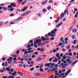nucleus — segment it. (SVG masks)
Masks as SVG:
<instances>
[{"mask_svg": "<svg viewBox=\"0 0 78 78\" xmlns=\"http://www.w3.org/2000/svg\"><path fill=\"white\" fill-rule=\"evenodd\" d=\"M34 44H35L34 46L35 48H37V45H36V44H38V46L39 47L41 45V40L40 39H39V40L37 39V40L35 39V40L34 41Z\"/></svg>", "mask_w": 78, "mask_h": 78, "instance_id": "f03ea898", "label": "nucleus"}, {"mask_svg": "<svg viewBox=\"0 0 78 78\" xmlns=\"http://www.w3.org/2000/svg\"><path fill=\"white\" fill-rule=\"evenodd\" d=\"M27 56L26 55H24L23 57V58L24 59L25 61H27Z\"/></svg>", "mask_w": 78, "mask_h": 78, "instance_id": "ddd939ff", "label": "nucleus"}, {"mask_svg": "<svg viewBox=\"0 0 78 78\" xmlns=\"http://www.w3.org/2000/svg\"><path fill=\"white\" fill-rule=\"evenodd\" d=\"M50 64H51V63H46L45 64L44 66L45 67H46V66L48 67V66H50Z\"/></svg>", "mask_w": 78, "mask_h": 78, "instance_id": "4468645a", "label": "nucleus"}, {"mask_svg": "<svg viewBox=\"0 0 78 78\" xmlns=\"http://www.w3.org/2000/svg\"><path fill=\"white\" fill-rule=\"evenodd\" d=\"M51 41H53L54 39H55V38L54 37H51Z\"/></svg>", "mask_w": 78, "mask_h": 78, "instance_id": "a19ab883", "label": "nucleus"}, {"mask_svg": "<svg viewBox=\"0 0 78 78\" xmlns=\"http://www.w3.org/2000/svg\"><path fill=\"white\" fill-rule=\"evenodd\" d=\"M31 11H27L25 13H24L23 14L22 16H26V15H27V14H28L30 13L31 12Z\"/></svg>", "mask_w": 78, "mask_h": 78, "instance_id": "423d86ee", "label": "nucleus"}, {"mask_svg": "<svg viewBox=\"0 0 78 78\" xmlns=\"http://www.w3.org/2000/svg\"><path fill=\"white\" fill-rule=\"evenodd\" d=\"M4 4H0V5L2 6H4Z\"/></svg>", "mask_w": 78, "mask_h": 78, "instance_id": "e2e57ef3", "label": "nucleus"}, {"mask_svg": "<svg viewBox=\"0 0 78 78\" xmlns=\"http://www.w3.org/2000/svg\"><path fill=\"white\" fill-rule=\"evenodd\" d=\"M6 69L7 71H8V72H12L13 70V69L12 68L11 69V68L9 67L6 68Z\"/></svg>", "mask_w": 78, "mask_h": 78, "instance_id": "39448f33", "label": "nucleus"}, {"mask_svg": "<svg viewBox=\"0 0 78 78\" xmlns=\"http://www.w3.org/2000/svg\"><path fill=\"white\" fill-rule=\"evenodd\" d=\"M10 11H13V10H14V9H12V8H10Z\"/></svg>", "mask_w": 78, "mask_h": 78, "instance_id": "3c124183", "label": "nucleus"}, {"mask_svg": "<svg viewBox=\"0 0 78 78\" xmlns=\"http://www.w3.org/2000/svg\"><path fill=\"white\" fill-rule=\"evenodd\" d=\"M13 60L14 61H17V59H16L15 57H14V58H13Z\"/></svg>", "mask_w": 78, "mask_h": 78, "instance_id": "c03bdc74", "label": "nucleus"}, {"mask_svg": "<svg viewBox=\"0 0 78 78\" xmlns=\"http://www.w3.org/2000/svg\"><path fill=\"white\" fill-rule=\"evenodd\" d=\"M73 54L74 56H75L76 55V53L75 52H73Z\"/></svg>", "mask_w": 78, "mask_h": 78, "instance_id": "603ef678", "label": "nucleus"}, {"mask_svg": "<svg viewBox=\"0 0 78 78\" xmlns=\"http://www.w3.org/2000/svg\"><path fill=\"white\" fill-rule=\"evenodd\" d=\"M62 51H66V50L64 49H62Z\"/></svg>", "mask_w": 78, "mask_h": 78, "instance_id": "4d7b16f0", "label": "nucleus"}, {"mask_svg": "<svg viewBox=\"0 0 78 78\" xmlns=\"http://www.w3.org/2000/svg\"><path fill=\"white\" fill-rule=\"evenodd\" d=\"M74 10L75 11H78V9L76 8L74 9Z\"/></svg>", "mask_w": 78, "mask_h": 78, "instance_id": "680f3d73", "label": "nucleus"}, {"mask_svg": "<svg viewBox=\"0 0 78 78\" xmlns=\"http://www.w3.org/2000/svg\"><path fill=\"white\" fill-rule=\"evenodd\" d=\"M78 62V60H76V61L74 62L73 63V64H72V66H73V65H74V64H76V62Z\"/></svg>", "mask_w": 78, "mask_h": 78, "instance_id": "5701e85b", "label": "nucleus"}, {"mask_svg": "<svg viewBox=\"0 0 78 78\" xmlns=\"http://www.w3.org/2000/svg\"><path fill=\"white\" fill-rule=\"evenodd\" d=\"M34 45L33 44V43H32L31 44V45H28L27 46V48H29V47H31L32 46V47H33Z\"/></svg>", "mask_w": 78, "mask_h": 78, "instance_id": "f8f14e48", "label": "nucleus"}, {"mask_svg": "<svg viewBox=\"0 0 78 78\" xmlns=\"http://www.w3.org/2000/svg\"><path fill=\"white\" fill-rule=\"evenodd\" d=\"M3 78H7V76H3L2 77Z\"/></svg>", "mask_w": 78, "mask_h": 78, "instance_id": "774afa93", "label": "nucleus"}, {"mask_svg": "<svg viewBox=\"0 0 78 78\" xmlns=\"http://www.w3.org/2000/svg\"><path fill=\"white\" fill-rule=\"evenodd\" d=\"M35 75L37 76H39V75H40V74H39V73H36L35 74Z\"/></svg>", "mask_w": 78, "mask_h": 78, "instance_id": "e433bc0d", "label": "nucleus"}, {"mask_svg": "<svg viewBox=\"0 0 78 78\" xmlns=\"http://www.w3.org/2000/svg\"><path fill=\"white\" fill-rule=\"evenodd\" d=\"M11 56L12 57H13V58H16V55L14 54H12L11 55Z\"/></svg>", "mask_w": 78, "mask_h": 78, "instance_id": "c85d7f7f", "label": "nucleus"}, {"mask_svg": "<svg viewBox=\"0 0 78 78\" xmlns=\"http://www.w3.org/2000/svg\"><path fill=\"white\" fill-rule=\"evenodd\" d=\"M52 59H53V58H49V61H50V62H51V60H52Z\"/></svg>", "mask_w": 78, "mask_h": 78, "instance_id": "79ce46f5", "label": "nucleus"}, {"mask_svg": "<svg viewBox=\"0 0 78 78\" xmlns=\"http://www.w3.org/2000/svg\"><path fill=\"white\" fill-rule=\"evenodd\" d=\"M46 11H47V10L45 9H43V12H45Z\"/></svg>", "mask_w": 78, "mask_h": 78, "instance_id": "4c0bfd02", "label": "nucleus"}, {"mask_svg": "<svg viewBox=\"0 0 78 78\" xmlns=\"http://www.w3.org/2000/svg\"><path fill=\"white\" fill-rule=\"evenodd\" d=\"M19 66L20 67H21L22 66V64L19 65Z\"/></svg>", "mask_w": 78, "mask_h": 78, "instance_id": "69168bd1", "label": "nucleus"}, {"mask_svg": "<svg viewBox=\"0 0 78 78\" xmlns=\"http://www.w3.org/2000/svg\"><path fill=\"white\" fill-rule=\"evenodd\" d=\"M16 53L17 54H19V50H18V51H16Z\"/></svg>", "mask_w": 78, "mask_h": 78, "instance_id": "5fc2aeb1", "label": "nucleus"}, {"mask_svg": "<svg viewBox=\"0 0 78 78\" xmlns=\"http://www.w3.org/2000/svg\"><path fill=\"white\" fill-rule=\"evenodd\" d=\"M9 22V21H6L4 23V24H7V23H8Z\"/></svg>", "mask_w": 78, "mask_h": 78, "instance_id": "ea45409f", "label": "nucleus"}, {"mask_svg": "<svg viewBox=\"0 0 78 78\" xmlns=\"http://www.w3.org/2000/svg\"><path fill=\"white\" fill-rule=\"evenodd\" d=\"M62 45V43H61L59 44V46H61Z\"/></svg>", "mask_w": 78, "mask_h": 78, "instance_id": "864d4df0", "label": "nucleus"}, {"mask_svg": "<svg viewBox=\"0 0 78 78\" xmlns=\"http://www.w3.org/2000/svg\"><path fill=\"white\" fill-rule=\"evenodd\" d=\"M61 66H64V63H62L61 64V65H60L59 66L60 67H61Z\"/></svg>", "mask_w": 78, "mask_h": 78, "instance_id": "de8ad7c7", "label": "nucleus"}, {"mask_svg": "<svg viewBox=\"0 0 78 78\" xmlns=\"http://www.w3.org/2000/svg\"><path fill=\"white\" fill-rule=\"evenodd\" d=\"M11 6H13V7H16V5L15 3H12L11 4Z\"/></svg>", "mask_w": 78, "mask_h": 78, "instance_id": "dca6fc26", "label": "nucleus"}, {"mask_svg": "<svg viewBox=\"0 0 78 78\" xmlns=\"http://www.w3.org/2000/svg\"><path fill=\"white\" fill-rule=\"evenodd\" d=\"M28 53V51H25L24 53V55H26V54H27V53Z\"/></svg>", "mask_w": 78, "mask_h": 78, "instance_id": "37998d69", "label": "nucleus"}, {"mask_svg": "<svg viewBox=\"0 0 78 78\" xmlns=\"http://www.w3.org/2000/svg\"><path fill=\"white\" fill-rule=\"evenodd\" d=\"M68 54L69 56H72V53H69Z\"/></svg>", "mask_w": 78, "mask_h": 78, "instance_id": "c9c22d12", "label": "nucleus"}, {"mask_svg": "<svg viewBox=\"0 0 78 78\" xmlns=\"http://www.w3.org/2000/svg\"><path fill=\"white\" fill-rule=\"evenodd\" d=\"M66 61H65L63 62L64 63L65 66H67L68 65H70V64H71V63L72 62V61H70V59H67Z\"/></svg>", "mask_w": 78, "mask_h": 78, "instance_id": "7ed1b4c3", "label": "nucleus"}, {"mask_svg": "<svg viewBox=\"0 0 78 78\" xmlns=\"http://www.w3.org/2000/svg\"><path fill=\"white\" fill-rule=\"evenodd\" d=\"M34 70V68H31L30 69V71H32V70Z\"/></svg>", "mask_w": 78, "mask_h": 78, "instance_id": "a18cd8bd", "label": "nucleus"}, {"mask_svg": "<svg viewBox=\"0 0 78 78\" xmlns=\"http://www.w3.org/2000/svg\"><path fill=\"white\" fill-rule=\"evenodd\" d=\"M67 9H66L64 12V13H63L64 15H65V14H66V12H67Z\"/></svg>", "mask_w": 78, "mask_h": 78, "instance_id": "a878e982", "label": "nucleus"}, {"mask_svg": "<svg viewBox=\"0 0 78 78\" xmlns=\"http://www.w3.org/2000/svg\"><path fill=\"white\" fill-rule=\"evenodd\" d=\"M51 65L52 66H55V63H51Z\"/></svg>", "mask_w": 78, "mask_h": 78, "instance_id": "8fccbe9b", "label": "nucleus"}, {"mask_svg": "<svg viewBox=\"0 0 78 78\" xmlns=\"http://www.w3.org/2000/svg\"><path fill=\"white\" fill-rule=\"evenodd\" d=\"M15 77L14 76H9L7 78H14Z\"/></svg>", "mask_w": 78, "mask_h": 78, "instance_id": "aec40b11", "label": "nucleus"}, {"mask_svg": "<svg viewBox=\"0 0 78 78\" xmlns=\"http://www.w3.org/2000/svg\"><path fill=\"white\" fill-rule=\"evenodd\" d=\"M53 53H55V52H56V50H55L54 49L53 50H52Z\"/></svg>", "mask_w": 78, "mask_h": 78, "instance_id": "f704fd0d", "label": "nucleus"}, {"mask_svg": "<svg viewBox=\"0 0 78 78\" xmlns=\"http://www.w3.org/2000/svg\"><path fill=\"white\" fill-rule=\"evenodd\" d=\"M47 9H48V10H50V9H51V7H50V6H48L47 7Z\"/></svg>", "mask_w": 78, "mask_h": 78, "instance_id": "2f4dec72", "label": "nucleus"}, {"mask_svg": "<svg viewBox=\"0 0 78 78\" xmlns=\"http://www.w3.org/2000/svg\"><path fill=\"white\" fill-rule=\"evenodd\" d=\"M42 60V58H38L36 60V61H39Z\"/></svg>", "mask_w": 78, "mask_h": 78, "instance_id": "412c9836", "label": "nucleus"}, {"mask_svg": "<svg viewBox=\"0 0 78 78\" xmlns=\"http://www.w3.org/2000/svg\"><path fill=\"white\" fill-rule=\"evenodd\" d=\"M58 68H54L53 69H51V71H53L54 70H57V69Z\"/></svg>", "mask_w": 78, "mask_h": 78, "instance_id": "393cba45", "label": "nucleus"}, {"mask_svg": "<svg viewBox=\"0 0 78 78\" xmlns=\"http://www.w3.org/2000/svg\"><path fill=\"white\" fill-rule=\"evenodd\" d=\"M59 19H60V17H58L57 18V20H56L55 21V23H57V22H58Z\"/></svg>", "mask_w": 78, "mask_h": 78, "instance_id": "f3484780", "label": "nucleus"}, {"mask_svg": "<svg viewBox=\"0 0 78 78\" xmlns=\"http://www.w3.org/2000/svg\"><path fill=\"white\" fill-rule=\"evenodd\" d=\"M12 76H16L17 75V72L16 71H14V73H12Z\"/></svg>", "mask_w": 78, "mask_h": 78, "instance_id": "1a4fd4ad", "label": "nucleus"}, {"mask_svg": "<svg viewBox=\"0 0 78 78\" xmlns=\"http://www.w3.org/2000/svg\"><path fill=\"white\" fill-rule=\"evenodd\" d=\"M72 51H71V49L70 48L69 49V53H70V52H71Z\"/></svg>", "mask_w": 78, "mask_h": 78, "instance_id": "0e129e2a", "label": "nucleus"}, {"mask_svg": "<svg viewBox=\"0 0 78 78\" xmlns=\"http://www.w3.org/2000/svg\"><path fill=\"white\" fill-rule=\"evenodd\" d=\"M59 53L57 54V55H56L57 57H59Z\"/></svg>", "mask_w": 78, "mask_h": 78, "instance_id": "6e6d98bb", "label": "nucleus"}, {"mask_svg": "<svg viewBox=\"0 0 78 78\" xmlns=\"http://www.w3.org/2000/svg\"><path fill=\"white\" fill-rule=\"evenodd\" d=\"M11 5H9L8 6V8H11Z\"/></svg>", "mask_w": 78, "mask_h": 78, "instance_id": "338daca9", "label": "nucleus"}, {"mask_svg": "<svg viewBox=\"0 0 78 78\" xmlns=\"http://www.w3.org/2000/svg\"><path fill=\"white\" fill-rule=\"evenodd\" d=\"M32 49V48H29L27 50H28V51H30V50H31Z\"/></svg>", "mask_w": 78, "mask_h": 78, "instance_id": "09e8293b", "label": "nucleus"}, {"mask_svg": "<svg viewBox=\"0 0 78 78\" xmlns=\"http://www.w3.org/2000/svg\"><path fill=\"white\" fill-rule=\"evenodd\" d=\"M7 61H8V63L10 64V62L12 61V57H10L9 58H8Z\"/></svg>", "mask_w": 78, "mask_h": 78, "instance_id": "0eeeda50", "label": "nucleus"}, {"mask_svg": "<svg viewBox=\"0 0 78 78\" xmlns=\"http://www.w3.org/2000/svg\"><path fill=\"white\" fill-rule=\"evenodd\" d=\"M63 58L64 59V60H66V58H67V56L66 55H64L63 57Z\"/></svg>", "mask_w": 78, "mask_h": 78, "instance_id": "4be33fe9", "label": "nucleus"}, {"mask_svg": "<svg viewBox=\"0 0 78 78\" xmlns=\"http://www.w3.org/2000/svg\"><path fill=\"white\" fill-rule=\"evenodd\" d=\"M23 17H19L17 19V20H20V19H23Z\"/></svg>", "mask_w": 78, "mask_h": 78, "instance_id": "72a5a7b5", "label": "nucleus"}, {"mask_svg": "<svg viewBox=\"0 0 78 78\" xmlns=\"http://www.w3.org/2000/svg\"><path fill=\"white\" fill-rule=\"evenodd\" d=\"M64 15L63 14V13H62L60 15V17L61 18H62L64 17Z\"/></svg>", "mask_w": 78, "mask_h": 78, "instance_id": "b1692460", "label": "nucleus"}, {"mask_svg": "<svg viewBox=\"0 0 78 78\" xmlns=\"http://www.w3.org/2000/svg\"><path fill=\"white\" fill-rule=\"evenodd\" d=\"M26 50H27L26 49H23L22 50V52H24L25 51H26Z\"/></svg>", "mask_w": 78, "mask_h": 78, "instance_id": "cd10ccee", "label": "nucleus"}, {"mask_svg": "<svg viewBox=\"0 0 78 78\" xmlns=\"http://www.w3.org/2000/svg\"><path fill=\"white\" fill-rule=\"evenodd\" d=\"M60 56L61 57H62V56H63V54H61L60 55Z\"/></svg>", "mask_w": 78, "mask_h": 78, "instance_id": "bf43d9fd", "label": "nucleus"}, {"mask_svg": "<svg viewBox=\"0 0 78 78\" xmlns=\"http://www.w3.org/2000/svg\"><path fill=\"white\" fill-rule=\"evenodd\" d=\"M3 22H0V25H2V24H3Z\"/></svg>", "mask_w": 78, "mask_h": 78, "instance_id": "13d9d810", "label": "nucleus"}, {"mask_svg": "<svg viewBox=\"0 0 78 78\" xmlns=\"http://www.w3.org/2000/svg\"><path fill=\"white\" fill-rule=\"evenodd\" d=\"M53 1L52 0H49L48 3H53Z\"/></svg>", "mask_w": 78, "mask_h": 78, "instance_id": "6ab92c4d", "label": "nucleus"}, {"mask_svg": "<svg viewBox=\"0 0 78 78\" xmlns=\"http://www.w3.org/2000/svg\"><path fill=\"white\" fill-rule=\"evenodd\" d=\"M63 24V23H62V22H61L60 23V24L59 23L58 24L57 26V28H58V27H61V25H62V24Z\"/></svg>", "mask_w": 78, "mask_h": 78, "instance_id": "9b49d317", "label": "nucleus"}, {"mask_svg": "<svg viewBox=\"0 0 78 78\" xmlns=\"http://www.w3.org/2000/svg\"><path fill=\"white\" fill-rule=\"evenodd\" d=\"M41 39L42 41H45V40H48V38H47L46 39L45 37H41Z\"/></svg>", "mask_w": 78, "mask_h": 78, "instance_id": "6e6552de", "label": "nucleus"}, {"mask_svg": "<svg viewBox=\"0 0 78 78\" xmlns=\"http://www.w3.org/2000/svg\"><path fill=\"white\" fill-rule=\"evenodd\" d=\"M61 61L60 60L58 61V64H61Z\"/></svg>", "mask_w": 78, "mask_h": 78, "instance_id": "49530a36", "label": "nucleus"}, {"mask_svg": "<svg viewBox=\"0 0 78 78\" xmlns=\"http://www.w3.org/2000/svg\"><path fill=\"white\" fill-rule=\"evenodd\" d=\"M27 9V7H25L23 9H22V12H23V11H25Z\"/></svg>", "mask_w": 78, "mask_h": 78, "instance_id": "a211bd4d", "label": "nucleus"}, {"mask_svg": "<svg viewBox=\"0 0 78 78\" xmlns=\"http://www.w3.org/2000/svg\"><path fill=\"white\" fill-rule=\"evenodd\" d=\"M60 41H62V42H63V43H64V40H63V38L61 37L60 38Z\"/></svg>", "mask_w": 78, "mask_h": 78, "instance_id": "bb28decb", "label": "nucleus"}, {"mask_svg": "<svg viewBox=\"0 0 78 78\" xmlns=\"http://www.w3.org/2000/svg\"><path fill=\"white\" fill-rule=\"evenodd\" d=\"M2 9H3V10L5 11V10H7V8L6 7H2Z\"/></svg>", "mask_w": 78, "mask_h": 78, "instance_id": "473e14b6", "label": "nucleus"}, {"mask_svg": "<svg viewBox=\"0 0 78 78\" xmlns=\"http://www.w3.org/2000/svg\"><path fill=\"white\" fill-rule=\"evenodd\" d=\"M52 62H58V58H55L54 60H53L52 61Z\"/></svg>", "mask_w": 78, "mask_h": 78, "instance_id": "2eb2a0df", "label": "nucleus"}, {"mask_svg": "<svg viewBox=\"0 0 78 78\" xmlns=\"http://www.w3.org/2000/svg\"><path fill=\"white\" fill-rule=\"evenodd\" d=\"M71 71V70L69 69L68 71V72H66L65 74V75H64L62 76V75H64V73H62L60 75H59V73H57L56 74H55V76H54L55 78H66L67 77V75H68L70 73V72Z\"/></svg>", "mask_w": 78, "mask_h": 78, "instance_id": "f257e3e1", "label": "nucleus"}, {"mask_svg": "<svg viewBox=\"0 0 78 78\" xmlns=\"http://www.w3.org/2000/svg\"><path fill=\"white\" fill-rule=\"evenodd\" d=\"M51 34H52L51 35ZM51 34L50 33L48 34V35L49 36H51V37H53V36H56V33L54 31H52L51 32Z\"/></svg>", "mask_w": 78, "mask_h": 78, "instance_id": "20e7f679", "label": "nucleus"}, {"mask_svg": "<svg viewBox=\"0 0 78 78\" xmlns=\"http://www.w3.org/2000/svg\"><path fill=\"white\" fill-rule=\"evenodd\" d=\"M76 41H77V40H75L73 42V44H76Z\"/></svg>", "mask_w": 78, "mask_h": 78, "instance_id": "c756f323", "label": "nucleus"}, {"mask_svg": "<svg viewBox=\"0 0 78 78\" xmlns=\"http://www.w3.org/2000/svg\"><path fill=\"white\" fill-rule=\"evenodd\" d=\"M47 3V0H46L44 2H43L41 3V5H45V4H46Z\"/></svg>", "mask_w": 78, "mask_h": 78, "instance_id": "9d476101", "label": "nucleus"}, {"mask_svg": "<svg viewBox=\"0 0 78 78\" xmlns=\"http://www.w3.org/2000/svg\"><path fill=\"white\" fill-rule=\"evenodd\" d=\"M75 0H71L70 1V2H71V3H72V2H74V1H75Z\"/></svg>", "mask_w": 78, "mask_h": 78, "instance_id": "052dcab7", "label": "nucleus"}, {"mask_svg": "<svg viewBox=\"0 0 78 78\" xmlns=\"http://www.w3.org/2000/svg\"><path fill=\"white\" fill-rule=\"evenodd\" d=\"M72 38L73 39H74L75 38V36L74 35H73L72 36Z\"/></svg>", "mask_w": 78, "mask_h": 78, "instance_id": "7c9ffc66", "label": "nucleus"}, {"mask_svg": "<svg viewBox=\"0 0 78 78\" xmlns=\"http://www.w3.org/2000/svg\"><path fill=\"white\" fill-rule=\"evenodd\" d=\"M40 72H43V69L42 68H40Z\"/></svg>", "mask_w": 78, "mask_h": 78, "instance_id": "58836bf2", "label": "nucleus"}]
</instances>
